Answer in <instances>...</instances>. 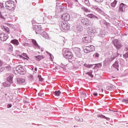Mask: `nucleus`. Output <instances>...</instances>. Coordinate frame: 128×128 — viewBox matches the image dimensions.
Wrapping results in <instances>:
<instances>
[{"mask_svg":"<svg viewBox=\"0 0 128 128\" xmlns=\"http://www.w3.org/2000/svg\"><path fill=\"white\" fill-rule=\"evenodd\" d=\"M5 6L7 10H14L16 8V5L14 4V2L12 0H8L6 2Z\"/></svg>","mask_w":128,"mask_h":128,"instance_id":"obj_1","label":"nucleus"},{"mask_svg":"<svg viewBox=\"0 0 128 128\" xmlns=\"http://www.w3.org/2000/svg\"><path fill=\"white\" fill-rule=\"evenodd\" d=\"M14 78V75L10 76L6 80V81L3 82L2 84L4 86L5 88H7L8 86H10V84H12V78Z\"/></svg>","mask_w":128,"mask_h":128,"instance_id":"obj_2","label":"nucleus"},{"mask_svg":"<svg viewBox=\"0 0 128 128\" xmlns=\"http://www.w3.org/2000/svg\"><path fill=\"white\" fill-rule=\"evenodd\" d=\"M63 52H64V56L68 58H70H70H72V56H74V55H72V51L70 50L69 49H64V50Z\"/></svg>","mask_w":128,"mask_h":128,"instance_id":"obj_3","label":"nucleus"},{"mask_svg":"<svg viewBox=\"0 0 128 128\" xmlns=\"http://www.w3.org/2000/svg\"><path fill=\"white\" fill-rule=\"evenodd\" d=\"M100 32V29L98 28H89L88 29V32L90 34H98Z\"/></svg>","mask_w":128,"mask_h":128,"instance_id":"obj_4","label":"nucleus"},{"mask_svg":"<svg viewBox=\"0 0 128 128\" xmlns=\"http://www.w3.org/2000/svg\"><path fill=\"white\" fill-rule=\"evenodd\" d=\"M94 50V47L92 45L86 46L84 48V52H86V54H88L91 52H92Z\"/></svg>","mask_w":128,"mask_h":128,"instance_id":"obj_5","label":"nucleus"},{"mask_svg":"<svg viewBox=\"0 0 128 128\" xmlns=\"http://www.w3.org/2000/svg\"><path fill=\"white\" fill-rule=\"evenodd\" d=\"M16 72L20 74H26V70L24 69V67L20 65L16 68Z\"/></svg>","mask_w":128,"mask_h":128,"instance_id":"obj_6","label":"nucleus"},{"mask_svg":"<svg viewBox=\"0 0 128 128\" xmlns=\"http://www.w3.org/2000/svg\"><path fill=\"white\" fill-rule=\"evenodd\" d=\"M92 40V36L88 34L84 35V37L82 38V42L84 44H88Z\"/></svg>","mask_w":128,"mask_h":128,"instance_id":"obj_7","label":"nucleus"},{"mask_svg":"<svg viewBox=\"0 0 128 128\" xmlns=\"http://www.w3.org/2000/svg\"><path fill=\"white\" fill-rule=\"evenodd\" d=\"M34 28H36L35 32L36 34H40L41 36L44 32L40 26H36Z\"/></svg>","mask_w":128,"mask_h":128,"instance_id":"obj_8","label":"nucleus"},{"mask_svg":"<svg viewBox=\"0 0 128 128\" xmlns=\"http://www.w3.org/2000/svg\"><path fill=\"white\" fill-rule=\"evenodd\" d=\"M62 18L63 20L68 22L70 20V16L68 13H64L62 16Z\"/></svg>","mask_w":128,"mask_h":128,"instance_id":"obj_9","label":"nucleus"},{"mask_svg":"<svg viewBox=\"0 0 128 128\" xmlns=\"http://www.w3.org/2000/svg\"><path fill=\"white\" fill-rule=\"evenodd\" d=\"M114 44L117 50H120L122 48V44L118 42V40L116 39L113 40Z\"/></svg>","mask_w":128,"mask_h":128,"instance_id":"obj_10","label":"nucleus"},{"mask_svg":"<svg viewBox=\"0 0 128 128\" xmlns=\"http://www.w3.org/2000/svg\"><path fill=\"white\" fill-rule=\"evenodd\" d=\"M8 38V36L6 34H4V33H0V40L2 42H6Z\"/></svg>","mask_w":128,"mask_h":128,"instance_id":"obj_11","label":"nucleus"},{"mask_svg":"<svg viewBox=\"0 0 128 128\" xmlns=\"http://www.w3.org/2000/svg\"><path fill=\"white\" fill-rule=\"evenodd\" d=\"M128 8V6L124 4V3H121L119 8V12H124L126 10V8Z\"/></svg>","mask_w":128,"mask_h":128,"instance_id":"obj_12","label":"nucleus"},{"mask_svg":"<svg viewBox=\"0 0 128 128\" xmlns=\"http://www.w3.org/2000/svg\"><path fill=\"white\" fill-rule=\"evenodd\" d=\"M81 22L85 26H90V21L86 18H82L81 20Z\"/></svg>","mask_w":128,"mask_h":128,"instance_id":"obj_13","label":"nucleus"},{"mask_svg":"<svg viewBox=\"0 0 128 128\" xmlns=\"http://www.w3.org/2000/svg\"><path fill=\"white\" fill-rule=\"evenodd\" d=\"M62 28H63V30H70V26L68 24H67L66 22H63L61 24Z\"/></svg>","mask_w":128,"mask_h":128,"instance_id":"obj_14","label":"nucleus"},{"mask_svg":"<svg viewBox=\"0 0 128 128\" xmlns=\"http://www.w3.org/2000/svg\"><path fill=\"white\" fill-rule=\"evenodd\" d=\"M16 82L18 84H26V80L22 78H16Z\"/></svg>","mask_w":128,"mask_h":128,"instance_id":"obj_15","label":"nucleus"},{"mask_svg":"<svg viewBox=\"0 0 128 128\" xmlns=\"http://www.w3.org/2000/svg\"><path fill=\"white\" fill-rule=\"evenodd\" d=\"M92 8H94V10H96V12H99V14H102V9L100 8H98V6H92Z\"/></svg>","mask_w":128,"mask_h":128,"instance_id":"obj_16","label":"nucleus"},{"mask_svg":"<svg viewBox=\"0 0 128 128\" xmlns=\"http://www.w3.org/2000/svg\"><path fill=\"white\" fill-rule=\"evenodd\" d=\"M1 28L3 30L4 32H6V34H10V28L8 27H6L4 26H1Z\"/></svg>","mask_w":128,"mask_h":128,"instance_id":"obj_17","label":"nucleus"},{"mask_svg":"<svg viewBox=\"0 0 128 128\" xmlns=\"http://www.w3.org/2000/svg\"><path fill=\"white\" fill-rule=\"evenodd\" d=\"M41 36H43V38H46V40L50 39V36H48V34L46 32L44 31L42 32Z\"/></svg>","mask_w":128,"mask_h":128,"instance_id":"obj_18","label":"nucleus"},{"mask_svg":"<svg viewBox=\"0 0 128 128\" xmlns=\"http://www.w3.org/2000/svg\"><path fill=\"white\" fill-rule=\"evenodd\" d=\"M32 42L33 44H34L36 48H40V46L38 44V42H36V40H32Z\"/></svg>","mask_w":128,"mask_h":128,"instance_id":"obj_19","label":"nucleus"},{"mask_svg":"<svg viewBox=\"0 0 128 128\" xmlns=\"http://www.w3.org/2000/svg\"><path fill=\"white\" fill-rule=\"evenodd\" d=\"M88 18H96V20H98V16L94 15V14H88L87 15Z\"/></svg>","mask_w":128,"mask_h":128,"instance_id":"obj_20","label":"nucleus"},{"mask_svg":"<svg viewBox=\"0 0 128 128\" xmlns=\"http://www.w3.org/2000/svg\"><path fill=\"white\" fill-rule=\"evenodd\" d=\"M100 33H99L98 34V35L99 36H100V38H104V36L106 35V32H104V31H100Z\"/></svg>","mask_w":128,"mask_h":128,"instance_id":"obj_21","label":"nucleus"},{"mask_svg":"<svg viewBox=\"0 0 128 128\" xmlns=\"http://www.w3.org/2000/svg\"><path fill=\"white\" fill-rule=\"evenodd\" d=\"M116 58V56H114V54L112 55L110 57H109L108 58V62H112V60H114V58Z\"/></svg>","mask_w":128,"mask_h":128,"instance_id":"obj_22","label":"nucleus"},{"mask_svg":"<svg viewBox=\"0 0 128 128\" xmlns=\"http://www.w3.org/2000/svg\"><path fill=\"white\" fill-rule=\"evenodd\" d=\"M54 95H55V98H58V96H60V91L58 90V91H56L54 92Z\"/></svg>","mask_w":128,"mask_h":128,"instance_id":"obj_23","label":"nucleus"},{"mask_svg":"<svg viewBox=\"0 0 128 128\" xmlns=\"http://www.w3.org/2000/svg\"><path fill=\"white\" fill-rule=\"evenodd\" d=\"M12 44H16V46H18L20 44V42H18V40H13L11 41Z\"/></svg>","mask_w":128,"mask_h":128,"instance_id":"obj_24","label":"nucleus"},{"mask_svg":"<svg viewBox=\"0 0 128 128\" xmlns=\"http://www.w3.org/2000/svg\"><path fill=\"white\" fill-rule=\"evenodd\" d=\"M36 60L40 62V60H43V58H44V57L42 56H36Z\"/></svg>","mask_w":128,"mask_h":128,"instance_id":"obj_25","label":"nucleus"},{"mask_svg":"<svg viewBox=\"0 0 128 128\" xmlns=\"http://www.w3.org/2000/svg\"><path fill=\"white\" fill-rule=\"evenodd\" d=\"M75 120H76L77 122H80L84 121V120L82 119V118H80L78 116H76Z\"/></svg>","mask_w":128,"mask_h":128,"instance_id":"obj_26","label":"nucleus"},{"mask_svg":"<svg viewBox=\"0 0 128 128\" xmlns=\"http://www.w3.org/2000/svg\"><path fill=\"white\" fill-rule=\"evenodd\" d=\"M75 54H78V56H80V48H76Z\"/></svg>","mask_w":128,"mask_h":128,"instance_id":"obj_27","label":"nucleus"},{"mask_svg":"<svg viewBox=\"0 0 128 128\" xmlns=\"http://www.w3.org/2000/svg\"><path fill=\"white\" fill-rule=\"evenodd\" d=\"M2 61L0 60V72H3L4 70V68H2Z\"/></svg>","mask_w":128,"mask_h":128,"instance_id":"obj_28","label":"nucleus"},{"mask_svg":"<svg viewBox=\"0 0 128 128\" xmlns=\"http://www.w3.org/2000/svg\"><path fill=\"white\" fill-rule=\"evenodd\" d=\"M86 74H88V76H90V78H94V75H92V70H90V71L88 72H86Z\"/></svg>","mask_w":128,"mask_h":128,"instance_id":"obj_29","label":"nucleus"},{"mask_svg":"<svg viewBox=\"0 0 128 128\" xmlns=\"http://www.w3.org/2000/svg\"><path fill=\"white\" fill-rule=\"evenodd\" d=\"M114 68H115L118 69V62H116L114 64H113Z\"/></svg>","mask_w":128,"mask_h":128,"instance_id":"obj_30","label":"nucleus"},{"mask_svg":"<svg viewBox=\"0 0 128 128\" xmlns=\"http://www.w3.org/2000/svg\"><path fill=\"white\" fill-rule=\"evenodd\" d=\"M117 2H118L116 1V0H114V2L111 3V6H112V8H114L116 6Z\"/></svg>","mask_w":128,"mask_h":128,"instance_id":"obj_31","label":"nucleus"},{"mask_svg":"<svg viewBox=\"0 0 128 128\" xmlns=\"http://www.w3.org/2000/svg\"><path fill=\"white\" fill-rule=\"evenodd\" d=\"M125 50H126L127 52H128V47H126L125 48ZM124 58H128V52H126V54H125L124 55Z\"/></svg>","mask_w":128,"mask_h":128,"instance_id":"obj_32","label":"nucleus"},{"mask_svg":"<svg viewBox=\"0 0 128 128\" xmlns=\"http://www.w3.org/2000/svg\"><path fill=\"white\" fill-rule=\"evenodd\" d=\"M82 10H84V12H90V10H88L86 7L82 8Z\"/></svg>","mask_w":128,"mask_h":128,"instance_id":"obj_33","label":"nucleus"},{"mask_svg":"<svg viewBox=\"0 0 128 128\" xmlns=\"http://www.w3.org/2000/svg\"><path fill=\"white\" fill-rule=\"evenodd\" d=\"M76 30H78V32H82V26H77Z\"/></svg>","mask_w":128,"mask_h":128,"instance_id":"obj_34","label":"nucleus"},{"mask_svg":"<svg viewBox=\"0 0 128 128\" xmlns=\"http://www.w3.org/2000/svg\"><path fill=\"white\" fill-rule=\"evenodd\" d=\"M98 118H106V120H108V118L107 117H106V116L102 115V114H98Z\"/></svg>","mask_w":128,"mask_h":128,"instance_id":"obj_35","label":"nucleus"},{"mask_svg":"<svg viewBox=\"0 0 128 128\" xmlns=\"http://www.w3.org/2000/svg\"><path fill=\"white\" fill-rule=\"evenodd\" d=\"M94 66H95L93 68L94 69L96 68H102V64H100V63L96 64H94Z\"/></svg>","mask_w":128,"mask_h":128,"instance_id":"obj_36","label":"nucleus"},{"mask_svg":"<svg viewBox=\"0 0 128 128\" xmlns=\"http://www.w3.org/2000/svg\"><path fill=\"white\" fill-rule=\"evenodd\" d=\"M8 50L10 52H12V45L10 44L8 46Z\"/></svg>","mask_w":128,"mask_h":128,"instance_id":"obj_37","label":"nucleus"},{"mask_svg":"<svg viewBox=\"0 0 128 128\" xmlns=\"http://www.w3.org/2000/svg\"><path fill=\"white\" fill-rule=\"evenodd\" d=\"M84 2L86 4V6H90V1L88 0H86Z\"/></svg>","mask_w":128,"mask_h":128,"instance_id":"obj_38","label":"nucleus"},{"mask_svg":"<svg viewBox=\"0 0 128 128\" xmlns=\"http://www.w3.org/2000/svg\"><path fill=\"white\" fill-rule=\"evenodd\" d=\"M82 98H86V94L85 92H82L80 94Z\"/></svg>","mask_w":128,"mask_h":128,"instance_id":"obj_39","label":"nucleus"},{"mask_svg":"<svg viewBox=\"0 0 128 128\" xmlns=\"http://www.w3.org/2000/svg\"><path fill=\"white\" fill-rule=\"evenodd\" d=\"M93 56L94 58H98L100 56V54L98 53H96L93 55Z\"/></svg>","mask_w":128,"mask_h":128,"instance_id":"obj_40","label":"nucleus"},{"mask_svg":"<svg viewBox=\"0 0 128 128\" xmlns=\"http://www.w3.org/2000/svg\"><path fill=\"white\" fill-rule=\"evenodd\" d=\"M38 78H39L40 82H42V80H44V79L42 78V76L40 75L38 76Z\"/></svg>","mask_w":128,"mask_h":128,"instance_id":"obj_41","label":"nucleus"},{"mask_svg":"<svg viewBox=\"0 0 128 128\" xmlns=\"http://www.w3.org/2000/svg\"><path fill=\"white\" fill-rule=\"evenodd\" d=\"M46 53L48 54H49L51 60H52V58H54V56H52V54H50V53L46 52Z\"/></svg>","mask_w":128,"mask_h":128,"instance_id":"obj_42","label":"nucleus"},{"mask_svg":"<svg viewBox=\"0 0 128 128\" xmlns=\"http://www.w3.org/2000/svg\"><path fill=\"white\" fill-rule=\"evenodd\" d=\"M22 46H28V44L26 43V42H24V43H22Z\"/></svg>","mask_w":128,"mask_h":128,"instance_id":"obj_43","label":"nucleus"},{"mask_svg":"<svg viewBox=\"0 0 128 128\" xmlns=\"http://www.w3.org/2000/svg\"><path fill=\"white\" fill-rule=\"evenodd\" d=\"M0 18H2V20H6L4 17L2 15V13H0Z\"/></svg>","mask_w":128,"mask_h":128,"instance_id":"obj_44","label":"nucleus"},{"mask_svg":"<svg viewBox=\"0 0 128 128\" xmlns=\"http://www.w3.org/2000/svg\"><path fill=\"white\" fill-rule=\"evenodd\" d=\"M122 102H126V104H128V98L123 100Z\"/></svg>","mask_w":128,"mask_h":128,"instance_id":"obj_45","label":"nucleus"},{"mask_svg":"<svg viewBox=\"0 0 128 128\" xmlns=\"http://www.w3.org/2000/svg\"><path fill=\"white\" fill-rule=\"evenodd\" d=\"M12 104H8V106H7V108H12Z\"/></svg>","mask_w":128,"mask_h":128,"instance_id":"obj_46","label":"nucleus"},{"mask_svg":"<svg viewBox=\"0 0 128 128\" xmlns=\"http://www.w3.org/2000/svg\"><path fill=\"white\" fill-rule=\"evenodd\" d=\"M4 8V4L0 3V8Z\"/></svg>","mask_w":128,"mask_h":128,"instance_id":"obj_47","label":"nucleus"},{"mask_svg":"<svg viewBox=\"0 0 128 128\" xmlns=\"http://www.w3.org/2000/svg\"><path fill=\"white\" fill-rule=\"evenodd\" d=\"M97 2H102L104 0H95Z\"/></svg>","mask_w":128,"mask_h":128,"instance_id":"obj_48","label":"nucleus"},{"mask_svg":"<svg viewBox=\"0 0 128 128\" xmlns=\"http://www.w3.org/2000/svg\"><path fill=\"white\" fill-rule=\"evenodd\" d=\"M90 64H84V66H86V68H89Z\"/></svg>","mask_w":128,"mask_h":128,"instance_id":"obj_49","label":"nucleus"},{"mask_svg":"<svg viewBox=\"0 0 128 128\" xmlns=\"http://www.w3.org/2000/svg\"><path fill=\"white\" fill-rule=\"evenodd\" d=\"M94 66V64H89L88 68H92V66Z\"/></svg>","mask_w":128,"mask_h":128,"instance_id":"obj_50","label":"nucleus"},{"mask_svg":"<svg viewBox=\"0 0 128 128\" xmlns=\"http://www.w3.org/2000/svg\"><path fill=\"white\" fill-rule=\"evenodd\" d=\"M38 94L40 96H42L44 94L42 93H38Z\"/></svg>","mask_w":128,"mask_h":128,"instance_id":"obj_51","label":"nucleus"},{"mask_svg":"<svg viewBox=\"0 0 128 128\" xmlns=\"http://www.w3.org/2000/svg\"><path fill=\"white\" fill-rule=\"evenodd\" d=\"M24 102H25V104H28V102L27 100H24Z\"/></svg>","mask_w":128,"mask_h":128,"instance_id":"obj_52","label":"nucleus"},{"mask_svg":"<svg viewBox=\"0 0 128 128\" xmlns=\"http://www.w3.org/2000/svg\"><path fill=\"white\" fill-rule=\"evenodd\" d=\"M93 94L96 96H98V93H94Z\"/></svg>","mask_w":128,"mask_h":128,"instance_id":"obj_53","label":"nucleus"},{"mask_svg":"<svg viewBox=\"0 0 128 128\" xmlns=\"http://www.w3.org/2000/svg\"><path fill=\"white\" fill-rule=\"evenodd\" d=\"M34 70H36V72L38 71V68H35Z\"/></svg>","mask_w":128,"mask_h":128,"instance_id":"obj_54","label":"nucleus"},{"mask_svg":"<svg viewBox=\"0 0 128 128\" xmlns=\"http://www.w3.org/2000/svg\"><path fill=\"white\" fill-rule=\"evenodd\" d=\"M75 2H78V0H74Z\"/></svg>","mask_w":128,"mask_h":128,"instance_id":"obj_55","label":"nucleus"},{"mask_svg":"<svg viewBox=\"0 0 128 128\" xmlns=\"http://www.w3.org/2000/svg\"><path fill=\"white\" fill-rule=\"evenodd\" d=\"M30 78H32L33 76H31Z\"/></svg>","mask_w":128,"mask_h":128,"instance_id":"obj_56","label":"nucleus"},{"mask_svg":"<svg viewBox=\"0 0 128 128\" xmlns=\"http://www.w3.org/2000/svg\"><path fill=\"white\" fill-rule=\"evenodd\" d=\"M102 92H104V89H102Z\"/></svg>","mask_w":128,"mask_h":128,"instance_id":"obj_57","label":"nucleus"},{"mask_svg":"<svg viewBox=\"0 0 128 128\" xmlns=\"http://www.w3.org/2000/svg\"><path fill=\"white\" fill-rule=\"evenodd\" d=\"M24 56H26V54H24Z\"/></svg>","mask_w":128,"mask_h":128,"instance_id":"obj_58","label":"nucleus"},{"mask_svg":"<svg viewBox=\"0 0 128 128\" xmlns=\"http://www.w3.org/2000/svg\"><path fill=\"white\" fill-rule=\"evenodd\" d=\"M70 8H72V5H70Z\"/></svg>","mask_w":128,"mask_h":128,"instance_id":"obj_59","label":"nucleus"},{"mask_svg":"<svg viewBox=\"0 0 128 128\" xmlns=\"http://www.w3.org/2000/svg\"><path fill=\"white\" fill-rule=\"evenodd\" d=\"M110 0V2H112V0Z\"/></svg>","mask_w":128,"mask_h":128,"instance_id":"obj_60","label":"nucleus"}]
</instances>
